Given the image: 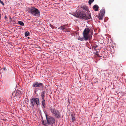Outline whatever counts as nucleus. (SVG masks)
Listing matches in <instances>:
<instances>
[{"instance_id": "obj_12", "label": "nucleus", "mask_w": 126, "mask_h": 126, "mask_svg": "<svg viewBox=\"0 0 126 126\" xmlns=\"http://www.w3.org/2000/svg\"><path fill=\"white\" fill-rule=\"evenodd\" d=\"M45 99L43 100L42 101V104L43 106L42 108H44L45 107L46 105L45 104Z\"/></svg>"}, {"instance_id": "obj_4", "label": "nucleus", "mask_w": 126, "mask_h": 126, "mask_svg": "<svg viewBox=\"0 0 126 126\" xmlns=\"http://www.w3.org/2000/svg\"><path fill=\"white\" fill-rule=\"evenodd\" d=\"M30 13L32 15L37 16H40V11L37 8L34 7H32L29 9Z\"/></svg>"}, {"instance_id": "obj_19", "label": "nucleus", "mask_w": 126, "mask_h": 126, "mask_svg": "<svg viewBox=\"0 0 126 126\" xmlns=\"http://www.w3.org/2000/svg\"><path fill=\"white\" fill-rule=\"evenodd\" d=\"M98 47V46L97 45H95L94 46H93V48H94V49L95 50V49H95L96 48H97Z\"/></svg>"}, {"instance_id": "obj_8", "label": "nucleus", "mask_w": 126, "mask_h": 126, "mask_svg": "<svg viewBox=\"0 0 126 126\" xmlns=\"http://www.w3.org/2000/svg\"><path fill=\"white\" fill-rule=\"evenodd\" d=\"M43 84L41 83H39L37 82L34 83L32 85L33 87H38L39 88H43Z\"/></svg>"}, {"instance_id": "obj_21", "label": "nucleus", "mask_w": 126, "mask_h": 126, "mask_svg": "<svg viewBox=\"0 0 126 126\" xmlns=\"http://www.w3.org/2000/svg\"><path fill=\"white\" fill-rule=\"evenodd\" d=\"M50 27L52 29L54 28V26L52 25H50Z\"/></svg>"}, {"instance_id": "obj_17", "label": "nucleus", "mask_w": 126, "mask_h": 126, "mask_svg": "<svg viewBox=\"0 0 126 126\" xmlns=\"http://www.w3.org/2000/svg\"><path fill=\"white\" fill-rule=\"evenodd\" d=\"M29 33L28 32H26L25 33V36L27 37L29 36Z\"/></svg>"}, {"instance_id": "obj_3", "label": "nucleus", "mask_w": 126, "mask_h": 126, "mask_svg": "<svg viewBox=\"0 0 126 126\" xmlns=\"http://www.w3.org/2000/svg\"><path fill=\"white\" fill-rule=\"evenodd\" d=\"M49 109L54 116L58 118L61 117V115L59 111L56 109L54 107L51 106L49 108Z\"/></svg>"}, {"instance_id": "obj_15", "label": "nucleus", "mask_w": 126, "mask_h": 126, "mask_svg": "<svg viewBox=\"0 0 126 126\" xmlns=\"http://www.w3.org/2000/svg\"><path fill=\"white\" fill-rule=\"evenodd\" d=\"M78 39L79 40H80L81 41H84V40H85V39L84 38V37H79L78 38Z\"/></svg>"}, {"instance_id": "obj_23", "label": "nucleus", "mask_w": 126, "mask_h": 126, "mask_svg": "<svg viewBox=\"0 0 126 126\" xmlns=\"http://www.w3.org/2000/svg\"><path fill=\"white\" fill-rule=\"evenodd\" d=\"M97 53H98V52H96V53L97 54Z\"/></svg>"}, {"instance_id": "obj_9", "label": "nucleus", "mask_w": 126, "mask_h": 126, "mask_svg": "<svg viewBox=\"0 0 126 126\" xmlns=\"http://www.w3.org/2000/svg\"><path fill=\"white\" fill-rule=\"evenodd\" d=\"M98 6L96 4L93 7V9L95 11H97L99 8Z\"/></svg>"}, {"instance_id": "obj_18", "label": "nucleus", "mask_w": 126, "mask_h": 126, "mask_svg": "<svg viewBox=\"0 0 126 126\" xmlns=\"http://www.w3.org/2000/svg\"><path fill=\"white\" fill-rule=\"evenodd\" d=\"M94 0H89V4H91V3L94 1Z\"/></svg>"}, {"instance_id": "obj_24", "label": "nucleus", "mask_w": 126, "mask_h": 126, "mask_svg": "<svg viewBox=\"0 0 126 126\" xmlns=\"http://www.w3.org/2000/svg\"><path fill=\"white\" fill-rule=\"evenodd\" d=\"M1 18V16L0 15V19Z\"/></svg>"}, {"instance_id": "obj_14", "label": "nucleus", "mask_w": 126, "mask_h": 126, "mask_svg": "<svg viewBox=\"0 0 126 126\" xmlns=\"http://www.w3.org/2000/svg\"><path fill=\"white\" fill-rule=\"evenodd\" d=\"M18 23L20 25L23 26L24 25V24L23 22L21 21H18Z\"/></svg>"}, {"instance_id": "obj_10", "label": "nucleus", "mask_w": 126, "mask_h": 126, "mask_svg": "<svg viewBox=\"0 0 126 126\" xmlns=\"http://www.w3.org/2000/svg\"><path fill=\"white\" fill-rule=\"evenodd\" d=\"M66 27H67L66 26L63 25V26H61L58 29H60L61 30L65 31L66 30Z\"/></svg>"}, {"instance_id": "obj_7", "label": "nucleus", "mask_w": 126, "mask_h": 126, "mask_svg": "<svg viewBox=\"0 0 126 126\" xmlns=\"http://www.w3.org/2000/svg\"><path fill=\"white\" fill-rule=\"evenodd\" d=\"M105 10L104 9H102L100 11L98 17V18L100 20L102 19L105 13Z\"/></svg>"}, {"instance_id": "obj_2", "label": "nucleus", "mask_w": 126, "mask_h": 126, "mask_svg": "<svg viewBox=\"0 0 126 126\" xmlns=\"http://www.w3.org/2000/svg\"><path fill=\"white\" fill-rule=\"evenodd\" d=\"M73 15L76 17L85 19L87 20L91 18L90 14H89L88 16L86 15L85 13L83 12H78L77 13L74 14Z\"/></svg>"}, {"instance_id": "obj_6", "label": "nucleus", "mask_w": 126, "mask_h": 126, "mask_svg": "<svg viewBox=\"0 0 126 126\" xmlns=\"http://www.w3.org/2000/svg\"><path fill=\"white\" fill-rule=\"evenodd\" d=\"M90 30L89 28H85L83 32V37L85 40H87L88 39H90L89 36V33Z\"/></svg>"}, {"instance_id": "obj_16", "label": "nucleus", "mask_w": 126, "mask_h": 126, "mask_svg": "<svg viewBox=\"0 0 126 126\" xmlns=\"http://www.w3.org/2000/svg\"><path fill=\"white\" fill-rule=\"evenodd\" d=\"M72 116V122H74L75 121V117L73 116V114H71Z\"/></svg>"}, {"instance_id": "obj_22", "label": "nucleus", "mask_w": 126, "mask_h": 126, "mask_svg": "<svg viewBox=\"0 0 126 126\" xmlns=\"http://www.w3.org/2000/svg\"><path fill=\"white\" fill-rule=\"evenodd\" d=\"M2 68L3 69V70H5L6 69L5 68V67H3Z\"/></svg>"}, {"instance_id": "obj_5", "label": "nucleus", "mask_w": 126, "mask_h": 126, "mask_svg": "<svg viewBox=\"0 0 126 126\" xmlns=\"http://www.w3.org/2000/svg\"><path fill=\"white\" fill-rule=\"evenodd\" d=\"M31 103V105L33 107H34L35 105L37 106L39 105V99L38 98H33L30 100Z\"/></svg>"}, {"instance_id": "obj_1", "label": "nucleus", "mask_w": 126, "mask_h": 126, "mask_svg": "<svg viewBox=\"0 0 126 126\" xmlns=\"http://www.w3.org/2000/svg\"><path fill=\"white\" fill-rule=\"evenodd\" d=\"M47 121L43 120L42 123L43 125L45 126H48L51 124V126H53L52 125L55 123V120L53 117L47 115H46Z\"/></svg>"}, {"instance_id": "obj_20", "label": "nucleus", "mask_w": 126, "mask_h": 126, "mask_svg": "<svg viewBox=\"0 0 126 126\" xmlns=\"http://www.w3.org/2000/svg\"><path fill=\"white\" fill-rule=\"evenodd\" d=\"M0 3L3 6H4V3L1 0H0Z\"/></svg>"}, {"instance_id": "obj_13", "label": "nucleus", "mask_w": 126, "mask_h": 126, "mask_svg": "<svg viewBox=\"0 0 126 126\" xmlns=\"http://www.w3.org/2000/svg\"><path fill=\"white\" fill-rule=\"evenodd\" d=\"M12 95L13 96L15 97L16 96H19V95L18 94V92H14L12 93Z\"/></svg>"}, {"instance_id": "obj_11", "label": "nucleus", "mask_w": 126, "mask_h": 126, "mask_svg": "<svg viewBox=\"0 0 126 126\" xmlns=\"http://www.w3.org/2000/svg\"><path fill=\"white\" fill-rule=\"evenodd\" d=\"M45 91H43L41 93V96L43 100L44 99V98L45 97Z\"/></svg>"}]
</instances>
